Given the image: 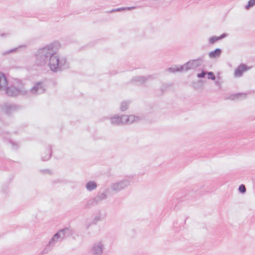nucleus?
I'll return each instance as SVG.
<instances>
[{"label":"nucleus","mask_w":255,"mask_h":255,"mask_svg":"<svg viewBox=\"0 0 255 255\" xmlns=\"http://www.w3.org/2000/svg\"><path fill=\"white\" fill-rule=\"evenodd\" d=\"M60 47L59 42L54 41L39 49L36 54V65L41 66L47 65L51 70L54 72L68 67L66 58L57 53Z\"/></svg>","instance_id":"nucleus-1"},{"label":"nucleus","mask_w":255,"mask_h":255,"mask_svg":"<svg viewBox=\"0 0 255 255\" xmlns=\"http://www.w3.org/2000/svg\"><path fill=\"white\" fill-rule=\"evenodd\" d=\"M72 234V231L69 228H65L59 230L51 238L44 250V252L47 253L51 251L56 243L63 241L67 236H70Z\"/></svg>","instance_id":"nucleus-2"},{"label":"nucleus","mask_w":255,"mask_h":255,"mask_svg":"<svg viewBox=\"0 0 255 255\" xmlns=\"http://www.w3.org/2000/svg\"><path fill=\"white\" fill-rule=\"evenodd\" d=\"M6 94L11 96H15L18 95H25L26 91L23 84L19 81L16 80L10 86H6V89L3 90Z\"/></svg>","instance_id":"nucleus-3"},{"label":"nucleus","mask_w":255,"mask_h":255,"mask_svg":"<svg viewBox=\"0 0 255 255\" xmlns=\"http://www.w3.org/2000/svg\"><path fill=\"white\" fill-rule=\"evenodd\" d=\"M132 179V176H128L121 180L115 182L111 184L110 189L112 192L118 193L129 186L131 185Z\"/></svg>","instance_id":"nucleus-4"},{"label":"nucleus","mask_w":255,"mask_h":255,"mask_svg":"<svg viewBox=\"0 0 255 255\" xmlns=\"http://www.w3.org/2000/svg\"><path fill=\"white\" fill-rule=\"evenodd\" d=\"M202 63V59L198 58L188 61L181 66V69L183 71H188L191 69H195L200 66Z\"/></svg>","instance_id":"nucleus-5"},{"label":"nucleus","mask_w":255,"mask_h":255,"mask_svg":"<svg viewBox=\"0 0 255 255\" xmlns=\"http://www.w3.org/2000/svg\"><path fill=\"white\" fill-rule=\"evenodd\" d=\"M104 244L102 241L95 242L92 245L90 252L93 255H102L104 252Z\"/></svg>","instance_id":"nucleus-6"},{"label":"nucleus","mask_w":255,"mask_h":255,"mask_svg":"<svg viewBox=\"0 0 255 255\" xmlns=\"http://www.w3.org/2000/svg\"><path fill=\"white\" fill-rule=\"evenodd\" d=\"M45 91V89L43 83L39 82L35 84L29 92L32 95H38L43 93Z\"/></svg>","instance_id":"nucleus-7"},{"label":"nucleus","mask_w":255,"mask_h":255,"mask_svg":"<svg viewBox=\"0 0 255 255\" xmlns=\"http://www.w3.org/2000/svg\"><path fill=\"white\" fill-rule=\"evenodd\" d=\"M250 67L246 64H242L240 65L235 70L234 76L237 78L242 77L244 72L249 70Z\"/></svg>","instance_id":"nucleus-8"},{"label":"nucleus","mask_w":255,"mask_h":255,"mask_svg":"<svg viewBox=\"0 0 255 255\" xmlns=\"http://www.w3.org/2000/svg\"><path fill=\"white\" fill-rule=\"evenodd\" d=\"M123 120L124 121V124H131L138 122L140 120V118L133 115H124Z\"/></svg>","instance_id":"nucleus-9"},{"label":"nucleus","mask_w":255,"mask_h":255,"mask_svg":"<svg viewBox=\"0 0 255 255\" xmlns=\"http://www.w3.org/2000/svg\"><path fill=\"white\" fill-rule=\"evenodd\" d=\"M123 116L119 117L114 116L110 118L111 124L114 125H120L124 124V121L123 120Z\"/></svg>","instance_id":"nucleus-10"},{"label":"nucleus","mask_w":255,"mask_h":255,"mask_svg":"<svg viewBox=\"0 0 255 255\" xmlns=\"http://www.w3.org/2000/svg\"><path fill=\"white\" fill-rule=\"evenodd\" d=\"M17 109L15 105L13 104H6L3 106V110L7 114H11Z\"/></svg>","instance_id":"nucleus-11"},{"label":"nucleus","mask_w":255,"mask_h":255,"mask_svg":"<svg viewBox=\"0 0 255 255\" xmlns=\"http://www.w3.org/2000/svg\"><path fill=\"white\" fill-rule=\"evenodd\" d=\"M8 81L5 76L0 72V91H3L6 89Z\"/></svg>","instance_id":"nucleus-12"},{"label":"nucleus","mask_w":255,"mask_h":255,"mask_svg":"<svg viewBox=\"0 0 255 255\" xmlns=\"http://www.w3.org/2000/svg\"><path fill=\"white\" fill-rule=\"evenodd\" d=\"M107 198V195L105 193H101L99 194L93 200L89 201V202H93L92 204L95 202L96 204H97L98 202L106 199Z\"/></svg>","instance_id":"nucleus-13"},{"label":"nucleus","mask_w":255,"mask_h":255,"mask_svg":"<svg viewBox=\"0 0 255 255\" xmlns=\"http://www.w3.org/2000/svg\"><path fill=\"white\" fill-rule=\"evenodd\" d=\"M221 53L222 50L219 48H217L214 51L209 52V57L211 59L217 58L221 56Z\"/></svg>","instance_id":"nucleus-14"},{"label":"nucleus","mask_w":255,"mask_h":255,"mask_svg":"<svg viewBox=\"0 0 255 255\" xmlns=\"http://www.w3.org/2000/svg\"><path fill=\"white\" fill-rule=\"evenodd\" d=\"M227 36V34L226 33H223L220 36H212L210 38H209L208 41L209 43L210 44H213L216 42L218 41V40H221L223 39L224 38L226 37Z\"/></svg>","instance_id":"nucleus-15"},{"label":"nucleus","mask_w":255,"mask_h":255,"mask_svg":"<svg viewBox=\"0 0 255 255\" xmlns=\"http://www.w3.org/2000/svg\"><path fill=\"white\" fill-rule=\"evenodd\" d=\"M85 187L88 191H91L96 189L97 184L95 181H90L86 183Z\"/></svg>","instance_id":"nucleus-16"},{"label":"nucleus","mask_w":255,"mask_h":255,"mask_svg":"<svg viewBox=\"0 0 255 255\" xmlns=\"http://www.w3.org/2000/svg\"><path fill=\"white\" fill-rule=\"evenodd\" d=\"M246 98V94L245 93H237L232 95L230 96V99L232 100H242Z\"/></svg>","instance_id":"nucleus-17"},{"label":"nucleus","mask_w":255,"mask_h":255,"mask_svg":"<svg viewBox=\"0 0 255 255\" xmlns=\"http://www.w3.org/2000/svg\"><path fill=\"white\" fill-rule=\"evenodd\" d=\"M149 77L146 78L142 76L137 77L132 79V82L134 83L142 84L146 81Z\"/></svg>","instance_id":"nucleus-18"},{"label":"nucleus","mask_w":255,"mask_h":255,"mask_svg":"<svg viewBox=\"0 0 255 255\" xmlns=\"http://www.w3.org/2000/svg\"><path fill=\"white\" fill-rule=\"evenodd\" d=\"M135 7L132 6V7H121L116 9H113L112 10L110 11V12H117V11H121L122 10H131L133 9H134Z\"/></svg>","instance_id":"nucleus-19"},{"label":"nucleus","mask_w":255,"mask_h":255,"mask_svg":"<svg viewBox=\"0 0 255 255\" xmlns=\"http://www.w3.org/2000/svg\"><path fill=\"white\" fill-rule=\"evenodd\" d=\"M167 71L169 72L174 73L178 71H183V70L181 69V66L180 67H178L175 65L172 67L169 68L167 69Z\"/></svg>","instance_id":"nucleus-20"},{"label":"nucleus","mask_w":255,"mask_h":255,"mask_svg":"<svg viewBox=\"0 0 255 255\" xmlns=\"http://www.w3.org/2000/svg\"><path fill=\"white\" fill-rule=\"evenodd\" d=\"M255 5V0H250L245 8L246 10H249L251 8Z\"/></svg>","instance_id":"nucleus-21"},{"label":"nucleus","mask_w":255,"mask_h":255,"mask_svg":"<svg viewBox=\"0 0 255 255\" xmlns=\"http://www.w3.org/2000/svg\"><path fill=\"white\" fill-rule=\"evenodd\" d=\"M128 107V103L127 102H123L121 103L120 109L122 111L126 110Z\"/></svg>","instance_id":"nucleus-22"},{"label":"nucleus","mask_w":255,"mask_h":255,"mask_svg":"<svg viewBox=\"0 0 255 255\" xmlns=\"http://www.w3.org/2000/svg\"><path fill=\"white\" fill-rule=\"evenodd\" d=\"M18 49V48H15L11 49L10 50H9L6 51H4L1 53V54L2 55H5L6 54H9L11 53L15 52L17 51Z\"/></svg>","instance_id":"nucleus-23"},{"label":"nucleus","mask_w":255,"mask_h":255,"mask_svg":"<svg viewBox=\"0 0 255 255\" xmlns=\"http://www.w3.org/2000/svg\"><path fill=\"white\" fill-rule=\"evenodd\" d=\"M239 190L241 193L244 194L246 192V188L244 184H241L239 187Z\"/></svg>","instance_id":"nucleus-24"},{"label":"nucleus","mask_w":255,"mask_h":255,"mask_svg":"<svg viewBox=\"0 0 255 255\" xmlns=\"http://www.w3.org/2000/svg\"><path fill=\"white\" fill-rule=\"evenodd\" d=\"M207 75H208V79H211L212 80H215V78H216L215 76L212 72H207Z\"/></svg>","instance_id":"nucleus-25"},{"label":"nucleus","mask_w":255,"mask_h":255,"mask_svg":"<svg viewBox=\"0 0 255 255\" xmlns=\"http://www.w3.org/2000/svg\"><path fill=\"white\" fill-rule=\"evenodd\" d=\"M206 74H207V72L203 70L201 73L197 74V76L199 78H202L205 77Z\"/></svg>","instance_id":"nucleus-26"},{"label":"nucleus","mask_w":255,"mask_h":255,"mask_svg":"<svg viewBox=\"0 0 255 255\" xmlns=\"http://www.w3.org/2000/svg\"><path fill=\"white\" fill-rule=\"evenodd\" d=\"M10 35V33L9 32H3L0 34V36L2 38H6Z\"/></svg>","instance_id":"nucleus-27"},{"label":"nucleus","mask_w":255,"mask_h":255,"mask_svg":"<svg viewBox=\"0 0 255 255\" xmlns=\"http://www.w3.org/2000/svg\"><path fill=\"white\" fill-rule=\"evenodd\" d=\"M50 155H48L45 158H44L43 157V160H44V161L47 160L50 158Z\"/></svg>","instance_id":"nucleus-28"},{"label":"nucleus","mask_w":255,"mask_h":255,"mask_svg":"<svg viewBox=\"0 0 255 255\" xmlns=\"http://www.w3.org/2000/svg\"><path fill=\"white\" fill-rule=\"evenodd\" d=\"M219 84V82L218 81H215V84L218 85V84Z\"/></svg>","instance_id":"nucleus-29"}]
</instances>
